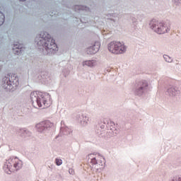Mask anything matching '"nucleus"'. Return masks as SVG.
I'll return each instance as SVG.
<instances>
[{"label":"nucleus","mask_w":181,"mask_h":181,"mask_svg":"<svg viewBox=\"0 0 181 181\" xmlns=\"http://www.w3.org/2000/svg\"><path fill=\"white\" fill-rule=\"evenodd\" d=\"M163 59L167 63H172L173 62V59H172V57L166 54L163 55Z\"/></svg>","instance_id":"4be33fe9"},{"label":"nucleus","mask_w":181,"mask_h":181,"mask_svg":"<svg viewBox=\"0 0 181 181\" xmlns=\"http://www.w3.org/2000/svg\"><path fill=\"white\" fill-rule=\"evenodd\" d=\"M19 86V78L16 75L10 76L9 74L5 76L2 79L1 87L6 91H15Z\"/></svg>","instance_id":"20e7f679"},{"label":"nucleus","mask_w":181,"mask_h":181,"mask_svg":"<svg viewBox=\"0 0 181 181\" xmlns=\"http://www.w3.org/2000/svg\"><path fill=\"white\" fill-rule=\"evenodd\" d=\"M61 127H66V124H64V121H62L61 122Z\"/></svg>","instance_id":"c756f323"},{"label":"nucleus","mask_w":181,"mask_h":181,"mask_svg":"<svg viewBox=\"0 0 181 181\" xmlns=\"http://www.w3.org/2000/svg\"><path fill=\"white\" fill-rule=\"evenodd\" d=\"M14 159H18V157H16Z\"/></svg>","instance_id":"f704fd0d"},{"label":"nucleus","mask_w":181,"mask_h":181,"mask_svg":"<svg viewBox=\"0 0 181 181\" xmlns=\"http://www.w3.org/2000/svg\"><path fill=\"white\" fill-rule=\"evenodd\" d=\"M12 50L14 54L19 55L25 52V47L23 45L19 44V42H16L13 44Z\"/></svg>","instance_id":"9b49d317"},{"label":"nucleus","mask_w":181,"mask_h":181,"mask_svg":"<svg viewBox=\"0 0 181 181\" xmlns=\"http://www.w3.org/2000/svg\"><path fill=\"white\" fill-rule=\"evenodd\" d=\"M90 163L93 165H97L98 163V161H97V158H93L90 159Z\"/></svg>","instance_id":"393cba45"},{"label":"nucleus","mask_w":181,"mask_h":181,"mask_svg":"<svg viewBox=\"0 0 181 181\" xmlns=\"http://www.w3.org/2000/svg\"><path fill=\"white\" fill-rule=\"evenodd\" d=\"M21 1H22V2H23V1H26V0H20Z\"/></svg>","instance_id":"72a5a7b5"},{"label":"nucleus","mask_w":181,"mask_h":181,"mask_svg":"<svg viewBox=\"0 0 181 181\" xmlns=\"http://www.w3.org/2000/svg\"><path fill=\"white\" fill-rule=\"evenodd\" d=\"M131 20L134 28H136V25H138V20L135 17H132Z\"/></svg>","instance_id":"b1692460"},{"label":"nucleus","mask_w":181,"mask_h":181,"mask_svg":"<svg viewBox=\"0 0 181 181\" xmlns=\"http://www.w3.org/2000/svg\"><path fill=\"white\" fill-rule=\"evenodd\" d=\"M174 5L176 6H179V5H181V0H173Z\"/></svg>","instance_id":"bb28decb"},{"label":"nucleus","mask_w":181,"mask_h":181,"mask_svg":"<svg viewBox=\"0 0 181 181\" xmlns=\"http://www.w3.org/2000/svg\"><path fill=\"white\" fill-rule=\"evenodd\" d=\"M74 9L76 11H87V9H88V8L84 6H81V5H76L74 7Z\"/></svg>","instance_id":"aec40b11"},{"label":"nucleus","mask_w":181,"mask_h":181,"mask_svg":"<svg viewBox=\"0 0 181 181\" xmlns=\"http://www.w3.org/2000/svg\"><path fill=\"white\" fill-rule=\"evenodd\" d=\"M4 22H5V15L4 14V13L0 11V26H2Z\"/></svg>","instance_id":"412c9836"},{"label":"nucleus","mask_w":181,"mask_h":181,"mask_svg":"<svg viewBox=\"0 0 181 181\" xmlns=\"http://www.w3.org/2000/svg\"><path fill=\"white\" fill-rule=\"evenodd\" d=\"M107 21H112V22H117L115 18H118V14L117 13H108L107 14Z\"/></svg>","instance_id":"f3484780"},{"label":"nucleus","mask_w":181,"mask_h":181,"mask_svg":"<svg viewBox=\"0 0 181 181\" xmlns=\"http://www.w3.org/2000/svg\"><path fill=\"white\" fill-rule=\"evenodd\" d=\"M105 127V126H104V125H101V126H100V129H104Z\"/></svg>","instance_id":"7c9ffc66"},{"label":"nucleus","mask_w":181,"mask_h":181,"mask_svg":"<svg viewBox=\"0 0 181 181\" xmlns=\"http://www.w3.org/2000/svg\"><path fill=\"white\" fill-rule=\"evenodd\" d=\"M37 48L45 56H53L59 51L57 44L47 32H41L35 39Z\"/></svg>","instance_id":"f257e3e1"},{"label":"nucleus","mask_w":181,"mask_h":181,"mask_svg":"<svg viewBox=\"0 0 181 181\" xmlns=\"http://www.w3.org/2000/svg\"><path fill=\"white\" fill-rule=\"evenodd\" d=\"M165 94L170 97H176V95L180 94V89L175 86L170 85L167 88Z\"/></svg>","instance_id":"1a4fd4ad"},{"label":"nucleus","mask_w":181,"mask_h":181,"mask_svg":"<svg viewBox=\"0 0 181 181\" xmlns=\"http://www.w3.org/2000/svg\"><path fill=\"white\" fill-rule=\"evenodd\" d=\"M76 119L78 122L82 126V127H87L88 124H90V117L86 114H79L76 116Z\"/></svg>","instance_id":"6e6552de"},{"label":"nucleus","mask_w":181,"mask_h":181,"mask_svg":"<svg viewBox=\"0 0 181 181\" xmlns=\"http://www.w3.org/2000/svg\"><path fill=\"white\" fill-rule=\"evenodd\" d=\"M170 21L160 23L156 19H153L149 23L150 28L154 30L158 35L168 33L170 30Z\"/></svg>","instance_id":"7ed1b4c3"},{"label":"nucleus","mask_w":181,"mask_h":181,"mask_svg":"<svg viewBox=\"0 0 181 181\" xmlns=\"http://www.w3.org/2000/svg\"><path fill=\"white\" fill-rule=\"evenodd\" d=\"M71 134V129L67 127H61L59 136H64V135H70Z\"/></svg>","instance_id":"2eb2a0df"},{"label":"nucleus","mask_w":181,"mask_h":181,"mask_svg":"<svg viewBox=\"0 0 181 181\" xmlns=\"http://www.w3.org/2000/svg\"><path fill=\"white\" fill-rule=\"evenodd\" d=\"M117 134L118 130L115 129V127H112L105 132V138H111L112 136H115Z\"/></svg>","instance_id":"4468645a"},{"label":"nucleus","mask_w":181,"mask_h":181,"mask_svg":"<svg viewBox=\"0 0 181 181\" xmlns=\"http://www.w3.org/2000/svg\"><path fill=\"white\" fill-rule=\"evenodd\" d=\"M93 154H88V159H90V158H91V156H92Z\"/></svg>","instance_id":"2f4dec72"},{"label":"nucleus","mask_w":181,"mask_h":181,"mask_svg":"<svg viewBox=\"0 0 181 181\" xmlns=\"http://www.w3.org/2000/svg\"><path fill=\"white\" fill-rule=\"evenodd\" d=\"M55 163L57 166H60V165H62V163H63V160H62V159L56 158Z\"/></svg>","instance_id":"a878e982"},{"label":"nucleus","mask_w":181,"mask_h":181,"mask_svg":"<svg viewBox=\"0 0 181 181\" xmlns=\"http://www.w3.org/2000/svg\"><path fill=\"white\" fill-rule=\"evenodd\" d=\"M23 166V163L21 160H18L17 161H15L13 164V168H15L16 170H20V169H22Z\"/></svg>","instance_id":"dca6fc26"},{"label":"nucleus","mask_w":181,"mask_h":181,"mask_svg":"<svg viewBox=\"0 0 181 181\" xmlns=\"http://www.w3.org/2000/svg\"><path fill=\"white\" fill-rule=\"evenodd\" d=\"M170 181H181L180 177H173L170 180Z\"/></svg>","instance_id":"cd10ccee"},{"label":"nucleus","mask_w":181,"mask_h":181,"mask_svg":"<svg viewBox=\"0 0 181 181\" xmlns=\"http://www.w3.org/2000/svg\"><path fill=\"white\" fill-rule=\"evenodd\" d=\"M69 173L70 175H74V170L73 169H69Z\"/></svg>","instance_id":"c85d7f7f"},{"label":"nucleus","mask_w":181,"mask_h":181,"mask_svg":"<svg viewBox=\"0 0 181 181\" xmlns=\"http://www.w3.org/2000/svg\"><path fill=\"white\" fill-rule=\"evenodd\" d=\"M94 60L85 61L83 62V66H88V67H94Z\"/></svg>","instance_id":"6ab92c4d"},{"label":"nucleus","mask_w":181,"mask_h":181,"mask_svg":"<svg viewBox=\"0 0 181 181\" xmlns=\"http://www.w3.org/2000/svg\"><path fill=\"white\" fill-rule=\"evenodd\" d=\"M11 162H13V158H11L8 161H6L4 163L3 167L4 172H6L7 175H11V173H12V163Z\"/></svg>","instance_id":"f8f14e48"},{"label":"nucleus","mask_w":181,"mask_h":181,"mask_svg":"<svg viewBox=\"0 0 181 181\" xmlns=\"http://www.w3.org/2000/svg\"><path fill=\"white\" fill-rule=\"evenodd\" d=\"M47 98H50V95L47 93H42V92L33 91L30 93V100L34 108L50 107V103H47Z\"/></svg>","instance_id":"f03ea898"},{"label":"nucleus","mask_w":181,"mask_h":181,"mask_svg":"<svg viewBox=\"0 0 181 181\" xmlns=\"http://www.w3.org/2000/svg\"><path fill=\"white\" fill-rule=\"evenodd\" d=\"M103 162H105V158L103 157Z\"/></svg>","instance_id":"473e14b6"},{"label":"nucleus","mask_w":181,"mask_h":181,"mask_svg":"<svg viewBox=\"0 0 181 181\" xmlns=\"http://www.w3.org/2000/svg\"><path fill=\"white\" fill-rule=\"evenodd\" d=\"M53 125V123L50 121L45 120L35 125V129L40 134H45V132H47V131H50V128H52Z\"/></svg>","instance_id":"0eeeda50"},{"label":"nucleus","mask_w":181,"mask_h":181,"mask_svg":"<svg viewBox=\"0 0 181 181\" xmlns=\"http://www.w3.org/2000/svg\"><path fill=\"white\" fill-rule=\"evenodd\" d=\"M101 46V44L100 42L97 41L95 42L94 45H93L90 47H88L86 49V52L88 54H95L98 50H100V47Z\"/></svg>","instance_id":"9d476101"},{"label":"nucleus","mask_w":181,"mask_h":181,"mask_svg":"<svg viewBox=\"0 0 181 181\" xmlns=\"http://www.w3.org/2000/svg\"><path fill=\"white\" fill-rule=\"evenodd\" d=\"M97 134L100 138H105V132L104 130L96 132Z\"/></svg>","instance_id":"5701e85b"},{"label":"nucleus","mask_w":181,"mask_h":181,"mask_svg":"<svg viewBox=\"0 0 181 181\" xmlns=\"http://www.w3.org/2000/svg\"><path fill=\"white\" fill-rule=\"evenodd\" d=\"M17 132L22 138H26V136H30L32 135V132L26 128L19 129Z\"/></svg>","instance_id":"ddd939ff"},{"label":"nucleus","mask_w":181,"mask_h":181,"mask_svg":"<svg viewBox=\"0 0 181 181\" xmlns=\"http://www.w3.org/2000/svg\"><path fill=\"white\" fill-rule=\"evenodd\" d=\"M41 78H42V80H45V81H49L50 80V76H49V74L47 72H42Z\"/></svg>","instance_id":"a211bd4d"},{"label":"nucleus","mask_w":181,"mask_h":181,"mask_svg":"<svg viewBox=\"0 0 181 181\" xmlns=\"http://www.w3.org/2000/svg\"><path fill=\"white\" fill-rule=\"evenodd\" d=\"M149 88V83L146 80L136 81L133 86L132 91L134 95L142 97L146 95Z\"/></svg>","instance_id":"39448f33"},{"label":"nucleus","mask_w":181,"mask_h":181,"mask_svg":"<svg viewBox=\"0 0 181 181\" xmlns=\"http://www.w3.org/2000/svg\"><path fill=\"white\" fill-rule=\"evenodd\" d=\"M107 49L109 52L114 54H122V53L127 52V47L124 44L117 41H112L109 43Z\"/></svg>","instance_id":"423d86ee"}]
</instances>
